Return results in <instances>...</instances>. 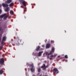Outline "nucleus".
<instances>
[{"label": "nucleus", "instance_id": "nucleus-1", "mask_svg": "<svg viewBox=\"0 0 76 76\" xmlns=\"http://www.w3.org/2000/svg\"><path fill=\"white\" fill-rule=\"evenodd\" d=\"M55 50V49L54 48L52 47V51H50V53H48V52H46V55H47V56H49V55H50V54H51L53 53H54V50Z\"/></svg>", "mask_w": 76, "mask_h": 76}, {"label": "nucleus", "instance_id": "nucleus-2", "mask_svg": "<svg viewBox=\"0 0 76 76\" xmlns=\"http://www.w3.org/2000/svg\"><path fill=\"white\" fill-rule=\"evenodd\" d=\"M7 15V14H5L3 15H1L0 17V18H4V19H6L8 16H9V15Z\"/></svg>", "mask_w": 76, "mask_h": 76}, {"label": "nucleus", "instance_id": "nucleus-3", "mask_svg": "<svg viewBox=\"0 0 76 76\" xmlns=\"http://www.w3.org/2000/svg\"><path fill=\"white\" fill-rule=\"evenodd\" d=\"M30 67H31V71L32 72H34L35 71V68L34 67V64H31L30 65Z\"/></svg>", "mask_w": 76, "mask_h": 76}, {"label": "nucleus", "instance_id": "nucleus-4", "mask_svg": "<svg viewBox=\"0 0 76 76\" xmlns=\"http://www.w3.org/2000/svg\"><path fill=\"white\" fill-rule=\"evenodd\" d=\"M20 3H22L23 4L24 6H26V2L23 0H20Z\"/></svg>", "mask_w": 76, "mask_h": 76}, {"label": "nucleus", "instance_id": "nucleus-5", "mask_svg": "<svg viewBox=\"0 0 76 76\" xmlns=\"http://www.w3.org/2000/svg\"><path fill=\"white\" fill-rule=\"evenodd\" d=\"M53 72L54 74L56 73V74H57V73H58L59 72L57 69L55 68L53 69Z\"/></svg>", "mask_w": 76, "mask_h": 76}, {"label": "nucleus", "instance_id": "nucleus-6", "mask_svg": "<svg viewBox=\"0 0 76 76\" xmlns=\"http://www.w3.org/2000/svg\"><path fill=\"white\" fill-rule=\"evenodd\" d=\"M2 5L3 7H7L9 6V5L7 4L3 3L2 4Z\"/></svg>", "mask_w": 76, "mask_h": 76}, {"label": "nucleus", "instance_id": "nucleus-7", "mask_svg": "<svg viewBox=\"0 0 76 76\" xmlns=\"http://www.w3.org/2000/svg\"><path fill=\"white\" fill-rule=\"evenodd\" d=\"M12 1V0H7L6 2V3H7V4H10V3Z\"/></svg>", "mask_w": 76, "mask_h": 76}, {"label": "nucleus", "instance_id": "nucleus-8", "mask_svg": "<svg viewBox=\"0 0 76 76\" xmlns=\"http://www.w3.org/2000/svg\"><path fill=\"white\" fill-rule=\"evenodd\" d=\"M4 63V59L2 58L0 60V64H2Z\"/></svg>", "mask_w": 76, "mask_h": 76}, {"label": "nucleus", "instance_id": "nucleus-9", "mask_svg": "<svg viewBox=\"0 0 76 76\" xmlns=\"http://www.w3.org/2000/svg\"><path fill=\"white\" fill-rule=\"evenodd\" d=\"M50 47V44H46V48L47 49V48H49Z\"/></svg>", "mask_w": 76, "mask_h": 76}, {"label": "nucleus", "instance_id": "nucleus-10", "mask_svg": "<svg viewBox=\"0 0 76 76\" xmlns=\"http://www.w3.org/2000/svg\"><path fill=\"white\" fill-rule=\"evenodd\" d=\"M51 58H50V60H51L52 59V58H55V57H56V55H55L54 56L53 55H52L51 56Z\"/></svg>", "mask_w": 76, "mask_h": 76}, {"label": "nucleus", "instance_id": "nucleus-11", "mask_svg": "<svg viewBox=\"0 0 76 76\" xmlns=\"http://www.w3.org/2000/svg\"><path fill=\"white\" fill-rule=\"evenodd\" d=\"M46 67H48V66H45V64H43V66H41V68H43V69L44 70L45 69V68Z\"/></svg>", "mask_w": 76, "mask_h": 76}, {"label": "nucleus", "instance_id": "nucleus-12", "mask_svg": "<svg viewBox=\"0 0 76 76\" xmlns=\"http://www.w3.org/2000/svg\"><path fill=\"white\" fill-rule=\"evenodd\" d=\"M5 12H8L10 10V8L9 7H8L5 9Z\"/></svg>", "mask_w": 76, "mask_h": 76}, {"label": "nucleus", "instance_id": "nucleus-13", "mask_svg": "<svg viewBox=\"0 0 76 76\" xmlns=\"http://www.w3.org/2000/svg\"><path fill=\"white\" fill-rule=\"evenodd\" d=\"M43 53V51H42L41 52H39V53L38 54V56H39V57H40V56H41V54H42V53Z\"/></svg>", "mask_w": 76, "mask_h": 76}, {"label": "nucleus", "instance_id": "nucleus-14", "mask_svg": "<svg viewBox=\"0 0 76 76\" xmlns=\"http://www.w3.org/2000/svg\"><path fill=\"white\" fill-rule=\"evenodd\" d=\"M6 37H4L3 38V40L4 41H6Z\"/></svg>", "mask_w": 76, "mask_h": 76}, {"label": "nucleus", "instance_id": "nucleus-15", "mask_svg": "<svg viewBox=\"0 0 76 76\" xmlns=\"http://www.w3.org/2000/svg\"><path fill=\"white\" fill-rule=\"evenodd\" d=\"M10 14H11V15H13V10H11L10 11Z\"/></svg>", "mask_w": 76, "mask_h": 76}, {"label": "nucleus", "instance_id": "nucleus-16", "mask_svg": "<svg viewBox=\"0 0 76 76\" xmlns=\"http://www.w3.org/2000/svg\"><path fill=\"white\" fill-rule=\"evenodd\" d=\"M13 6V3H11L9 5L10 7H12Z\"/></svg>", "mask_w": 76, "mask_h": 76}, {"label": "nucleus", "instance_id": "nucleus-17", "mask_svg": "<svg viewBox=\"0 0 76 76\" xmlns=\"http://www.w3.org/2000/svg\"><path fill=\"white\" fill-rule=\"evenodd\" d=\"M40 48V47L39 46H38V48H37V49H36V51H39V50Z\"/></svg>", "mask_w": 76, "mask_h": 76}, {"label": "nucleus", "instance_id": "nucleus-18", "mask_svg": "<svg viewBox=\"0 0 76 76\" xmlns=\"http://www.w3.org/2000/svg\"><path fill=\"white\" fill-rule=\"evenodd\" d=\"M3 71L2 70H0V74L1 75L2 74H3Z\"/></svg>", "mask_w": 76, "mask_h": 76}, {"label": "nucleus", "instance_id": "nucleus-19", "mask_svg": "<svg viewBox=\"0 0 76 76\" xmlns=\"http://www.w3.org/2000/svg\"><path fill=\"white\" fill-rule=\"evenodd\" d=\"M65 58H68V56H67V55H65Z\"/></svg>", "mask_w": 76, "mask_h": 76}, {"label": "nucleus", "instance_id": "nucleus-20", "mask_svg": "<svg viewBox=\"0 0 76 76\" xmlns=\"http://www.w3.org/2000/svg\"><path fill=\"white\" fill-rule=\"evenodd\" d=\"M40 71H41V69L39 68L38 69V72H40Z\"/></svg>", "mask_w": 76, "mask_h": 76}, {"label": "nucleus", "instance_id": "nucleus-21", "mask_svg": "<svg viewBox=\"0 0 76 76\" xmlns=\"http://www.w3.org/2000/svg\"><path fill=\"white\" fill-rule=\"evenodd\" d=\"M3 48L2 46H0V50H1V48Z\"/></svg>", "mask_w": 76, "mask_h": 76}, {"label": "nucleus", "instance_id": "nucleus-22", "mask_svg": "<svg viewBox=\"0 0 76 76\" xmlns=\"http://www.w3.org/2000/svg\"><path fill=\"white\" fill-rule=\"evenodd\" d=\"M54 41L53 40H52L51 41V43H54Z\"/></svg>", "mask_w": 76, "mask_h": 76}, {"label": "nucleus", "instance_id": "nucleus-23", "mask_svg": "<svg viewBox=\"0 0 76 76\" xmlns=\"http://www.w3.org/2000/svg\"><path fill=\"white\" fill-rule=\"evenodd\" d=\"M1 44L2 45H4V43H3V42H1Z\"/></svg>", "mask_w": 76, "mask_h": 76}, {"label": "nucleus", "instance_id": "nucleus-24", "mask_svg": "<svg viewBox=\"0 0 76 76\" xmlns=\"http://www.w3.org/2000/svg\"><path fill=\"white\" fill-rule=\"evenodd\" d=\"M1 29H2L1 27H0V32L1 31Z\"/></svg>", "mask_w": 76, "mask_h": 76}, {"label": "nucleus", "instance_id": "nucleus-25", "mask_svg": "<svg viewBox=\"0 0 76 76\" xmlns=\"http://www.w3.org/2000/svg\"><path fill=\"white\" fill-rule=\"evenodd\" d=\"M1 10H0V13H1Z\"/></svg>", "mask_w": 76, "mask_h": 76}, {"label": "nucleus", "instance_id": "nucleus-26", "mask_svg": "<svg viewBox=\"0 0 76 76\" xmlns=\"http://www.w3.org/2000/svg\"><path fill=\"white\" fill-rule=\"evenodd\" d=\"M42 47H45V46L44 45H42Z\"/></svg>", "mask_w": 76, "mask_h": 76}, {"label": "nucleus", "instance_id": "nucleus-27", "mask_svg": "<svg viewBox=\"0 0 76 76\" xmlns=\"http://www.w3.org/2000/svg\"><path fill=\"white\" fill-rule=\"evenodd\" d=\"M1 7V5L0 4V7Z\"/></svg>", "mask_w": 76, "mask_h": 76}, {"label": "nucleus", "instance_id": "nucleus-28", "mask_svg": "<svg viewBox=\"0 0 76 76\" xmlns=\"http://www.w3.org/2000/svg\"><path fill=\"white\" fill-rule=\"evenodd\" d=\"M49 58V57L48 56V58Z\"/></svg>", "mask_w": 76, "mask_h": 76}, {"label": "nucleus", "instance_id": "nucleus-29", "mask_svg": "<svg viewBox=\"0 0 76 76\" xmlns=\"http://www.w3.org/2000/svg\"><path fill=\"white\" fill-rule=\"evenodd\" d=\"M58 57H60V56H58Z\"/></svg>", "mask_w": 76, "mask_h": 76}, {"label": "nucleus", "instance_id": "nucleus-30", "mask_svg": "<svg viewBox=\"0 0 76 76\" xmlns=\"http://www.w3.org/2000/svg\"><path fill=\"white\" fill-rule=\"evenodd\" d=\"M27 65L28 64V63H27Z\"/></svg>", "mask_w": 76, "mask_h": 76}]
</instances>
